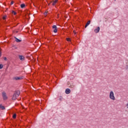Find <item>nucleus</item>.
Listing matches in <instances>:
<instances>
[{
  "mask_svg": "<svg viewBox=\"0 0 128 128\" xmlns=\"http://www.w3.org/2000/svg\"><path fill=\"white\" fill-rule=\"evenodd\" d=\"M110 100H116L114 94V92L112 91H111L110 93Z\"/></svg>",
  "mask_w": 128,
  "mask_h": 128,
  "instance_id": "nucleus-1",
  "label": "nucleus"
},
{
  "mask_svg": "<svg viewBox=\"0 0 128 128\" xmlns=\"http://www.w3.org/2000/svg\"><path fill=\"white\" fill-rule=\"evenodd\" d=\"M2 96L4 100H8V96H6V92H2Z\"/></svg>",
  "mask_w": 128,
  "mask_h": 128,
  "instance_id": "nucleus-2",
  "label": "nucleus"
},
{
  "mask_svg": "<svg viewBox=\"0 0 128 128\" xmlns=\"http://www.w3.org/2000/svg\"><path fill=\"white\" fill-rule=\"evenodd\" d=\"M52 29L54 30V32H58V27L56 25H54L52 26Z\"/></svg>",
  "mask_w": 128,
  "mask_h": 128,
  "instance_id": "nucleus-3",
  "label": "nucleus"
},
{
  "mask_svg": "<svg viewBox=\"0 0 128 128\" xmlns=\"http://www.w3.org/2000/svg\"><path fill=\"white\" fill-rule=\"evenodd\" d=\"M12 80H22V76L18 77V76H15L13 78Z\"/></svg>",
  "mask_w": 128,
  "mask_h": 128,
  "instance_id": "nucleus-4",
  "label": "nucleus"
},
{
  "mask_svg": "<svg viewBox=\"0 0 128 128\" xmlns=\"http://www.w3.org/2000/svg\"><path fill=\"white\" fill-rule=\"evenodd\" d=\"M18 98L16 94H14L12 97V100H16V98Z\"/></svg>",
  "mask_w": 128,
  "mask_h": 128,
  "instance_id": "nucleus-5",
  "label": "nucleus"
},
{
  "mask_svg": "<svg viewBox=\"0 0 128 128\" xmlns=\"http://www.w3.org/2000/svg\"><path fill=\"white\" fill-rule=\"evenodd\" d=\"M65 92L66 94H70V90L69 88H66V90Z\"/></svg>",
  "mask_w": 128,
  "mask_h": 128,
  "instance_id": "nucleus-6",
  "label": "nucleus"
},
{
  "mask_svg": "<svg viewBox=\"0 0 128 128\" xmlns=\"http://www.w3.org/2000/svg\"><path fill=\"white\" fill-rule=\"evenodd\" d=\"M14 38H15V40L16 42H22V40L16 37H14Z\"/></svg>",
  "mask_w": 128,
  "mask_h": 128,
  "instance_id": "nucleus-7",
  "label": "nucleus"
},
{
  "mask_svg": "<svg viewBox=\"0 0 128 128\" xmlns=\"http://www.w3.org/2000/svg\"><path fill=\"white\" fill-rule=\"evenodd\" d=\"M100 28V27H98L97 28L94 30V32L96 34H98V32H99Z\"/></svg>",
  "mask_w": 128,
  "mask_h": 128,
  "instance_id": "nucleus-8",
  "label": "nucleus"
},
{
  "mask_svg": "<svg viewBox=\"0 0 128 128\" xmlns=\"http://www.w3.org/2000/svg\"><path fill=\"white\" fill-rule=\"evenodd\" d=\"M19 58L20 60H24V57L22 56H20Z\"/></svg>",
  "mask_w": 128,
  "mask_h": 128,
  "instance_id": "nucleus-9",
  "label": "nucleus"
},
{
  "mask_svg": "<svg viewBox=\"0 0 128 128\" xmlns=\"http://www.w3.org/2000/svg\"><path fill=\"white\" fill-rule=\"evenodd\" d=\"M90 24V20H88L85 25V28H86Z\"/></svg>",
  "mask_w": 128,
  "mask_h": 128,
  "instance_id": "nucleus-10",
  "label": "nucleus"
},
{
  "mask_svg": "<svg viewBox=\"0 0 128 128\" xmlns=\"http://www.w3.org/2000/svg\"><path fill=\"white\" fill-rule=\"evenodd\" d=\"M20 8H26V4H21Z\"/></svg>",
  "mask_w": 128,
  "mask_h": 128,
  "instance_id": "nucleus-11",
  "label": "nucleus"
},
{
  "mask_svg": "<svg viewBox=\"0 0 128 128\" xmlns=\"http://www.w3.org/2000/svg\"><path fill=\"white\" fill-rule=\"evenodd\" d=\"M0 108H2V110H6V108L2 104H0Z\"/></svg>",
  "mask_w": 128,
  "mask_h": 128,
  "instance_id": "nucleus-12",
  "label": "nucleus"
},
{
  "mask_svg": "<svg viewBox=\"0 0 128 128\" xmlns=\"http://www.w3.org/2000/svg\"><path fill=\"white\" fill-rule=\"evenodd\" d=\"M14 94H16V96H17L18 97V96H20V92H16Z\"/></svg>",
  "mask_w": 128,
  "mask_h": 128,
  "instance_id": "nucleus-13",
  "label": "nucleus"
},
{
  "mask_svg": "<svg viewBox=\"0 0 128 128\" xmlns=\"http://www.w3.org/2000/svg\"><path fill=\"white\" fill-rule=\"evenodd\" d=\"M51 4H52V6H56V2H54V1H53V0H52V2H51Z\"/></svg>",
  "mask_w": 128,
  "mask_h": 128,
  "instance_id": "nucleus-14",
  "label": "nucleus"
},
{
  "mask_svg": "<svg viewBox=\"0 0 128 128\" xmlns=\"http://www.w3.org/2000/svg\"><path fill=\"white\" fill-rule=\"evenodd\" d=\"M2 19L4 20H6V15H4V16H3Z\"/></svg>",
  "mask_w": 128,
  "mask_h": 128,
  "instance_id": "nucleus-15",
  "label": "nucleus"
},
{
  "mask_svg": "<svg viewBox=\"0 0 128 128\" xmlns=\"http://www.w3.org/2000/svg\"><path fill=\"white\" fill-rule=\"evenodd\" d=\"M12 14H14V16H16V12H14V10H12Z\"/></svg>",
  "mask_w": 128,
  "mask_h": 128,
  "instance_id": "nucleus-16",
  "label": "nucleus"
},
{
  "mask_svg": "<svg viewBox=\"0 0 128 128\" xmlns=\"http://www.w3.org/2000/svg\"><path fill=\"white\" fill-rule=\"evenodd\" d=\"M12 118H16V114H14Z\"/></svg>",
  "mask_w": 128,
  "mask_h": 128,
  "instance_id": "nucleus-17",
  "label": "nucleus"
},
{
  "mask_svg": "<svg viewBox=\"0 0 128 128\" xmlns=\"http://www.w3.org/2000/svg\"><path fill=\"white\" fill-rule=\"evenodd\" d=\"M4 68V65L2 64H0V70H2Z\"/></svg>",
  "mask_w": 128,
  "mask_h": 128,
  "instance_id": "nucleus-18",
  "label": "nucleus"
},
{
  "mask_svg": "<svg viewBox=\"0 0 128 128\" xmlns=\"http://www.w3.org/2000/svg\"><path fill=\"white\" fill-rule=\"evenodd\" d=\"M69 88H74V85H70Z\"/></svg>",
  "mask_w": 128,
  "mask_h": 128,
  "instance_id": "nucleus-19",
  "label": "nucleus"
},
{
  "mask_svg": "<svg viewBox=\"0 0 128 128\" xmlns=\"http://www.w3.org/2000/svg\"><path fill=\"white\" fill-rule=\"evenodd\" d=\"M67 42H70V38H66Z\"/></svg>",
  "mask_w": 128,
  "mask_h": 128,
  "instance_id": "nucleus-20",
  "label": "nucleus"
},
{
  "mask_svg": "<svg viewBox=\"0 0 128 128\" xmlns=\"http://www.w3.org/2000/svg\"><path fill=\"white\" fill-rule=\"evenodd\" d=\"M62 98H62V96H60V98H59V100H62Z\"/></svg>",
  "mask_w": 128,
  "mask_h": 128,
  "instance_id": "nucleus-21",
  "label": "nucleus"
},
{
  "mask_svg": "<svg viewBox=\"0 0 128 128\" xmlns=\"http://www.w3.org/2000/svg\"><path fill=\"white\" fill-rule=\"evenodd\" d=\"M4 60H8V58H6V57L4 58Z\"/></svg>",
  "mask_w": 128,
  "mask_h": 128,
  "instance_id": "nucleus-22",
  "label": "nucleus"
},
{
  "mask_svg": "<svg viewBox=\"0 0 128 128\" xmlns=\"http://www.w3.org/2000/svg\"><path fill=\"white\" fill-rule=\"evenodd\" d=\"M2 57V51L0 50V58Z\"/></svg>",
  "mask_w": 128,
  "mask_h": 128,
  "instance_id": "nucleus-23",
  "label": "nucleus"
},
{
  "mask_svg": "<svg viewBox=\"0 0 128 128\" xmlns=\"http://www.w3.org/2000/svg\"><path fill=\"white\" fill-rule=\"evenodd\" d=\"M53 2L56 4V2H58V0H53Z\"/></svg>",
  "mask_w": 128,
  "mask_h": 128,
  "instance_id": "nucleus-24",
  "label": "nucleus"
},
{
  "mask_svg": "<svg viewBox=\"0 0 128 128\" xmlns=\"http://www.w3.org/2000/svg\"><path fill=\"white\" fill-rule=\"evenodd\" d=\"M14 1H12V2H10V4L12 5V4H14Z\"/></svg>",
  "mask_w": 128,
  "mask_h": 128,
  "instance_id": "nucleus-25",
  "label": "nucleus"
},
{
  "mask_svg": "<svg viewBox=\"0 0 128 128\" xmlns=\"http://www.w3.org/2000/svg\"><path fill=\"white\" fill-rule=\"evenodd\" d=\"M126 106L127 108H128V104H126Z\"/></svg>",
  "mask_w": 128,
  "mask_h": 128,
  "instance_id": "nucleus-26",
  "label": "nucleus"
},
{
  "mask_svg": "<svg viewBox=\"0 0 128 128\" xmlns=\"http://www.w3.org/2000/svg\"><path fill=\"white\" fill-rule=\"evenodd\" d=\"M48 14V12H44V14Z\"/></svg>",
  "mask_w": 128,
  "mask_h": 128,
  "instance_id": "nucleus-27",
  "label": "nucleus"
},
{
  "mask_svg": "<svg viewBox=\"0 0 128 128\" xmlns=\"http://www.w3.org/2000/svg\"><path fill=\"white\" fill-rule=\"evenodd\" d=\"M126 70H128V65H126Z\"/></svg>",
  "mask_w": 128,
  "mask_h": 128,
  "instance_id": "nucleus-28",
  "label": "nucleus"
},
{
  "mask_svg": "<svg viewBox=\"0 0 128 128\" xmlns=\"http://www.w3.org/2000/svg\"><path fill=\"white\" fill-rule=\"evenodd\" d=\"M74 34H76L75 31H74Z\"/></svg>",
  "mask_w": 128,
  "mask_h": 128,
  "instance_id": "nucleus-29",
  "label": "nucleus"
},
{
  "mask_svg": "<svg viewBox=\"0 0 128 128\" xmlns=\"http://www.w3.org/2000/svg\"><path fill=\"white\" fill-rule=\"evenodd\" d=\"M67 84H70L68 83V82L67 83Z\"/></svg>",
  "mask_w": 128,
  "mask_h": 128,
  "instance_id": "nucleus-30",
  "label": "nucleus"
},
{
  "mask_svg": "<svg viewBox=\"0 0 128 128\" xmlns=\"http://www.w3.org/2000/svg\"><path fill=\"white\" fill-rule=\"evenodd\" d=\"M34 45L33 44V48H34Z\"/></svg>",
  "mask_w": 128,
  "mask_h": 128,
  "instance_id": "nucleus-31",
  "label": "nucleus"
},
{
  "mask_svg": "<svg viewBox=\"0 0 128 128\" xmlns=\"http://www.w3.org/2000/svg\"><path fill=\"white\" fill-rule=\"evenodd\" d=\"M32 60H33V62H34V57H33V59H32Z\"/></svg>",
  "mask_w": 128,
  "mask_h": 128,
  "instance_id": "nucleus-32",
  "label": "nucleus"
},
{
  "mask_svg": "<svg viewBox=\"0 0 128 128\" xmlns=\"http://www.w3.org/2000/svg\"><path fill=\"white\" fill-rule=\"evenodd\" d=\"M33 16H34V14Z\"/></svg>",
  "mask_w": 128,
  "mask_h": 128,
  "instance_id": "nucleus-33",
  "label": "nucleus"
},
{
  "mask_svg": "<svg viewBox=\"0 0 128 128\" xmlns=\"http://www.w3.org/2000/svg\"><path fill=\"white\" fill-rule=\"evenodd\" d=\"M114 1L116 2V0H114Z\"/></svg>",
  "mask_w": 128,
  "mask_h": 128,
  "instance_id": "nucleus-34",
  "label": "nucleus"
}]
</instances>
